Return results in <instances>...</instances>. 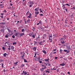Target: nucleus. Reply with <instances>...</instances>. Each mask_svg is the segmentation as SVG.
Segmentation results:
<instances>
[{
  "mask_svg": "<svg viewBox=\"0 0 75 75\" xmlns=\"http://www.w3.org/2000/svg\"><path fill=\"white\" fill-rule=\"evenodd\" d=\"M49 38H50V37L52 38V34H51L50 35H49Z\"/></svg>",
  "mask_w": 75,
  "mask_h": 75,
  "instance_id": "58836bf2",
  "label": "nucleus"
},
{
  "mask_svg": "<svg viewBox=\"0 0 75 75\" xmlns=\"http://www.w3.org/2000/svg\"><path fill=\"white\" fill-rule=\"evenodd\" d=\"M38 43L39 45H42V43H43V42H39Z\"/></svg>",
  "mask_w": 75,
  "mask_h": 75,
  "instance_id": "f3484780",
  "label": "nucleus"
},
{
  "mask_svg": "<svg viewBox=\"0 0 75 75\" xmlns=\"http://www.w3.org/2000/svg\"><path fill=\"white\" fill-rule=\"evenodd\" d=\"M33 50L34 51H36V50H37V47H34L33 48Z\"/></svg>",
  "mask_w": 75,
  "mask_h": 75,
  "instance_id": "2eb2a0df",
  "label": "nucleus"
},
{
  "mask_svg": "<svg viewBox=\"0 0 75 75\" xmlns=\"http://www.w3.org/2000/svg\"><path fill=\"white\" fill-rule=\"evenodd\" d=\"M30 19H28L27 20V23H30Z\"/></svg>",
  "mask_w": 75,
  "mask_h": 75,
  "instance_id": "72a5a7b5",
  "label": "nucleus"
},
{
  "mask_svg": "<svg viewBox=\"0 0 75 75\" xmlns=\"http://www.w3.org/2000/svg\"><path fill=\"white\" fill-rule=\"evenodd\" d=\"M30 13V11H28L27 12V13H26V15H27V16H28V13Z\"/></svg>",
  "mask_w": 75,
  "mask_h": 75,
  "instance_id": "79ce46f5",
  "label": "nucleus"
},
{
  "mask_svg": "<svg viewBox=\"0 0 75 75\" xmlns=\"http://www.w3.org/2000/svg\"><path fill=\"white\" fill-rule=\"evenodd\" d=\"M14 46H11V50H14Z\"/></svg>",
  "mask_w": 75,
  "mask_h": 75,
  "instance_id": "412c9836",
  "label": "nucleus"
},
{
  "mask_svg": "<svg viewBox=\"0 0 75 75\" xmlns=\"http://www.w3.org/2000/svg\"><path fill=\"white\" fill-rule=\"evenodd\" d=\"M45 71H46V73H47V72H48V73H50V71H48V70L47 71L45 70Z\"/></svg>",
  "mask_w": 75,
  "mask_h": 75,
  "instance_id": "2f4dec72",
  "label": "nucleus"
},
{
  "mask_svg": "<svg viewBox=\"0 0 75 75\" xmlns=\"http://www.w3.org/2000/svg\"><path fill=\"white\" fill-rule=\"evenodd\" d=\"M39 15H40V16H43L44 15L42 14H39Z\"/></svg>",
  "mask_w": 75,
  "mask_h": 75,
  "instance_id": "a19ab883",
  "label": "nucleus"
},
{
  "mask_svg": "<svg viewBox=\"0 0 75 75\" xmlns=\"http://www.w3.org/2000/svg\"><path fill=\"white\" fill-rule=\"evenodd\" d=\"M62 5L63 6L62 7H63V9H64V8H66V7H65V4H62Z\"/></svg>",
  "mask_w": 75,
  "mask_h": 75,
  "instance_id": "ddd939ff",
  "label": "nucleus"
},
{
  "mask_svg": "<svg viewBox=\"0 0 75 75\" xmlns=\"http://www.w3.org/2000/svg\"><path fill=\"white\" fill-rule=\"evenodd\" d=\"M42 67L43 68L42 69L43 70V69H45V68H47V67H46V66H45L44 65H42Z\"/></svg>",
  "mask_w": 75,
  "mask_h": 75,
  "instance_id": "1a4fd4ad",
  "label": "nucleus"
},
{
  "mask_svg": "<svg viewBox=\"0 0 75 75\" xmlns=\"http://www.w3.org/2000/svg\"><path fill=\"white\" fill-rule=\"evenodd\" d=\"M5 37L6 38H8V35H5Z\"/></svg>",
  "mask_w": 75,
  "mask_h": 75,
  "instance_id": "c756f323",
  "label": "nucleus"
},
{
  "mask_svg": "<svg viewBox=\"0 0 75 75\" xmlns=\"http://www.w3.org/2000/svg\"><path fill=\"white\" fill-rule=\"evenodd\" d=\"M65 5H66V6H68L69 7L70 6V5H69V4H65Z\"/></svg>",
  "mask_w": 75,
  "mask_h": 75,
  "instance_id": "e433bc0d",
  "label": "nucleus"
},
{
  "mask_svg": "<svg viewBox=\"0 0 75 75\" xmlns=\"http://www.w3.org/2000/svg\"><path fill=\"white\" fill-rule=\"evenodd\" d=\"M56 50H57L56 49H54L53 51H56Z\"/></svg>",
  "mask_w": 75,
  "mask_h": 75,
  "instance_id": "e2e57ef3",
  "label": "nucleus"
},
{
  "mask_svg": "<svg viewBox=\"0 0 75 75\" xmlns=\"http://www.w3.org/2000/svg\"><path fill=\"white\" fill-rule=\"evenodd\" d=\"M38 8H39V7H38L37 8H36L35 9V11H39Z\"/></svg>",
  "mask_w": 75,
  "mask_h": 75,
  "instance_id": "f8f14e48",
  "label": "nucleus"
},
{
  "mask_svg": "<svg viewBox=\"0 0 75 75\" xmlns=\"http://www.w3.org/2000/svg\"><path fill=\"white\" fill-rule=\"evenodd\" d=\"M4 12H6V13L7 12V11H6V10H4Z\"/></svg>",
  "mask_w": 75,
  "mask_h": 75,
  "instance_id": "680f3d73",
  "label": "nucleus"
},
{
  "mask_svg": "<svg viewBox=\"0 0 75 75\" xmlns=\"http://www.w3.org/2000/svg\"><path fill=\"white\" fill-rule=\"evenodd\" d=\"M31 37H33V38H35V35H32Z\"/></svg>",
  "mask_w": 75,
  "mask_h": 75,
  "instance_id": "5701e85b",
  "label": "nucleus"
},
{
  "mask_svg": "<svg viewBox=\"0 0 75 75\" xmlns=\"http://www.w3.org/2000/svg\"><path fill=\"white\" fill-rule=\"evenodd\" d=\"M7 44L8 45H10V42H7Z\"/></svg>",
  "mask_w": 75,
  "mask_h": 75,
  "instance_id": "c03bdc74",
  "label": "nucleus"
},
{
  "mask_svg": "<svg viewBox=\"0 0 75 75\" xmlns=\"http://www.w3.org/2000/svg\"><path fill=\"white\" fill-rule=\"evenodd\" d=\"M0 24H2V25H4L6 24V23H4V22H1L0 23Z\"/></svg>",
  "mask_w": 75,
  "mask_h": 75,
  "instance_id": "6ab92c4d",
  "label": "nucleus"
},
{
  "mask_svg": "<svg viewBox=\"0 0 75 75\" xmlns=\"http://www.w3.org/2000/svg\"><path fill=\"white\" fill-rule=\"evenodd\" d=\"M12 37L13 38H15V36H14V35H13L12 36Z\"/></svg>",
  "mask_w": 75,
  "mask_h": 75,
  "instance_id": "09e8293b",
  "label": "nucleus"
},
{
  "mask_svg": "<svg viewBox=\"0 0 75 75\" xmlns=\"http://www.w3.org/2000/svg\"><path fill=\"white\" fill-rule=\"evenodd\" d=\"M15 44H16H16H17V43H16V42H13V45H15Z\"/></svg>",
  "mask_w": 75,
  "mask_h": 75,
  "instance_id": "473e14b6",
  "label": "nucleus"
},
{
  "mask_svg": "<svg viewBox=\"0 0 75 75\" xmlns=\"http://www.w3.org/2000/svg\"><path fill=\"white\" fill-rule=\"evenodd\" d=\"M6 55H7V53H5L4 54V57H6Z\"/></svg>",
  "mask_w": 75,
  "mask_h": 75,
  "instance_id": "bb28decb",
  "label": "nucleus"
},
{
  "mask_svg": "<svg viewBox=\"0 0 75 75\" xmlns=\"http://www.w3.org/2000/svg\"><path fill=\"white\" fill-rule=\"evenodd\" d=\"M18 63V62H16L15 63H14V64H15V66L17 65V63Z\"/></svg>",
  "mask_w": 75,
  "mask_h": 75,
  "instance_id": "b1692460",
  "label": "nucleus"
},
{
  "mask_svg": "<svg viewBox=\"0 0 75 75\" xmlns=\"http://www.w3.org/2000/svg\"><path fill=\"white\" fill-rule=\"evenodd\" d=\"M60 42H61L62 44H64V43L65 42V41H60Z\"/></svg>",
  "mask_w": 75,
  "mask_h": 75,
  "instance_id": "a211bd4d",
  "label": "nucleus"
},
{
  "mask_svg": "<svg viewBox=\"0 0 75 75\" xmlns=\"http://www.w3.org/2000/svg\"><path fill=\"white\" fill-rule=\"evenodd\" d=\"M1 31L2 32V33H4V29H1Z\"/></svg>",
  "mask_w": 75,
  "mask_h": 75,
  "instance_id": "dca6fc26",
  "label": "nucleus"
},
{
  "mask_svg": "<svg viewBox=\"0 0 75 75\" xmlns=\"http://www.w3.org/2000/svg\"><path fill=\"white\" fill-rule=\"evenodd\" d=\"M68 21L67 20H65V23L66 24H67V23H68Z\"/></svg>",
  "mask_w": 75,
  "mask_h": 75,
  "instance_id": "4be33fe9",
  "label": "nucleus"
},
{
  "mask_svg": "<svg viewBox=\"0 0 75 75\" xmlns=\"http://www.w3.org/2000/svg\"><path fill=\"white\" fill-rule=\"evenodd\" d=\"M4 14V13H1V15H2V16H3V15Z\"/></svg>",
  "mask_w": 75,
  "mask_h": 75,
  "instance_id": "4d7b16f0",
  "label": "nucleus"
},
{
  "mask_svg": "<svg viewBox=\"0 0 75 75\" xmlns=\"http://www.w3.org/2000/svg\"><path fill=\"white\" fill-rule=\"evenodd\" d=\"M0 62H3L4 61V60L1 59H0Z\"/></svg>",
  "mask_w": 75,
  "mask_h": 75,
  "instance_id": "ea45409f",
  "label": "nucleus"
},
{
  "mask_svg": "<svg viewBox=\"0 0 75 75\" xmlns=\"http://www.w3.org/2000/svg\"><path fill=\"white\" fill-rule=\"evenodd\" d=\"M49 41L50 42H52V38H49Z\"/></svg>",
  "mask_w": 75,
  "mask_h": 75,
  "instance_id": "a878e982",
  "label": "nucleus"
},
{
  "mask_svg": "<svg viewBox=\"0 0 75 75\" xmlns=\"http://www.w3.org/2000/svg\"><path fill=\"white\" fill-rule=\"evenodd\" d=\"M42 21H40L39 22V23H38L37 24V25H39V24H42Z\"/></svg>",
  "mask_w": 75,
  "mask_h": 75,
  "instance_id": "0eeeda50",
  "label": "nucleus"
},
{
  "mask_svg": "<svg viewBox=\"0 0 75 75\" xmlns=\"http://www.w3.org/2000/svg\"><path fill=\"white\" fill-rule=\"evenodd\" d=\"M21 55V57L22 59H24V54H25V53L23 52H21L20 53Z\"/></svg>",
  "mask_w": 75,
  "mask_h": 75,
  "instance_id": "f257e3e1",
  "label": "nucleus"
},
{
  "mask_svg": "<svg viewBox=\"0 0 75 75\" xmlns=\"http://www.w3.org/2000/svg\"><path fill=\"white\" fill-rule=\"evenodd\" d=\"M2 64V68H3L4 66H3V63L1 64Z\"/></svg>",
  "mask_w": 75,
  "mask_h": 75,
  "instance_id": "bf43d9fd",
  "label": "nucleus"
},
{
  "mask_svg": "<svg viewBox=\"0 0 75 75\" xmlns=\"http://www.w3.org/2000/svg\"><path fill=\"white\" fill-rule=\"evenodd\" d=\"M35 14H36L38 15V14H39V12H36V11L35 12Z\"/></svg>",
  "mask_w": 75,
  "mask_h": 75,
  "instance_id": "c85d7f7f",
  "label": "nucleus"
},
{
  "mask_svg": "<svg viewBox=\"0 0 75 75\" xmlns=\"http://www.w3.org/2000/svg\"><path fill=\"white\" fill-rule=\"evenodd\" d=\"M24 59V62H27V60L25 59Z\"/></svg>",
  "mask_w": 75,
  "mask_h": 75,
  "instance_id": "7c9ffc66",
  "label": "nucleus"
},
{
  "mask_svg": "<svg viewBox=\"0 0 75 75\" xmlns=\"http://www.w3.org/2000/svg\"><path fill=\"white\" fill-rule=\"evenodd\" d=\"M36 41H40V35H39L38 37H36Z\"/></svg>",
  "mask_w": 75,
  "mask_h": 75,
  "instance_id": "423d86ee",
  "label": "nucleus"
},
{
  "mask_svg": "<svg viewBox=\"0 0 75 75\" xmlns=\"http://www.w3.org/2000/svg\"><path fill=\"white\" fill-rule=\"evenodd\" d=\"M65 10L67 12H68L67 9V8H66Z\"/></svg>",
  "mask_w": 75,
  "mask_h": 75,
  "instance_id": "338daca9",
  "label": "nucleus"
},
{
  "mask_svg": "<svg viewBox=\"0 0 75 75\" xmlns=\"http://www.w3.org/2000/svg\"><path fill=\"white\" fill-rule=\"evenodd\" d=\"M40 57H36L35 58V61H39V60H40Z\"/></svg>",
  "mask_w": 75,
  "mask_h": 75,
  "instance_id": "20e7f679",
  "label": "nucleus"
},
{
  "mask_svg": "<svg viewBox=\"0 0 75 75\" xmlns=\"http://www.w3.org/2000/svg\"><path fill=\"white\" fill-rule=\"evenodd\" d=\"M62 50H60V53H62Z\"/></svg>",
  "mask_w": 75,
  "mask_h": 75,
  "instance_id": "49530a36",
  "label": "nucleus"
},
{
  "mask_svg": "<svg viewBox=\"0 0 75 75\" xmlns=\"http://www.w3.org/2000/svg\"><path fill=\"white\" fill-rule=\"evenodd\" d=\"M23 74H24L23 75H27V71H23V73H21V74L23 75Z\"/></svg>",
  "mask_w": 75,
  "mask_h": 75,
  "instance_id": "f03ea898",
  "label": "nucleus"
},
{
  "mask_svg": "<svg viewBox=\"0 0 75 75\" xmlns=\"http://www.w3.org/2000/svg\"><path fill=\"white\" fill-rule=\"evenodd\" d=\"M40 70L41 72H43V70L42 69H40Z\"/></svg>",
  "mask_w": 75,
  "mask_h": 75,
  "instance_id": "8fccbe9b",
  "label": "nucleus"
},
{
  "mask_svg": "<svg viewBox=\"0 0 75 75\" xmlns=\"http://www.w3.org/2000/svg\"><path fill=\"white\" fill-rule=\"evenodd\" d=\"M43 37H46V35L45 34H44L43 35Z\"/></svg>",
  "mask_w": 75,
  "mask_h": 75,
  "instance_id": "de8ad7c7",
  "label": "nucleus"
},
{
  "mask_svg": "<svg viewBox=\"0 0 75 75\" xmlns=\"http://www.w3.org/2000/svg\"><path fill=\"white\" fill-rule=\"evenodd\" d=\"M29 16H27L28 18H31V13H29Z\"/></svg>",
  "mask_w": 75,
  "mask_h": 75,
  "instance_id": "4468645a",
  "label": "nucleus"
},
{
  "mask_svg": "<svg viewBox=\"0 0 75 75\" xmlns=\"http://www.w3.org/2000/svg\"><path fill=\"white\" fill-rule=\"evenodd\" d=\"M71 9H75V7H74L73 8H71Z\"/></svg>",
  "mask_w": 75,
  "mask_h": 75,
  "instance_id": "13d9d810",
  "label": "nucleus"
},
{
  "mask_svg": "<svg viewBox=\"0 0 75 75\" xmlns=\"http://www.w3.org/2000/svg\"><path fill=\"white\" fill-rule=\"evenodd\" d=\"M56 53H57V52H53L54 54H56Z\"/></svg>",
  "mask_w": 75,
  "mask_h": 75,
  "instance_id": "052dcab7",
  "label": "nucleus"
},
{
  "mask_svg": "<svg viewBox=\"0 0 75 75\" xmlns=\"http://www.w3.org/2000/svg\"><path fill=\"white\" fill-rule=\"evenodd\" d=\"M64 38H61L60 41H64V38L65 39H66V37H65V35H64Z\"/></svg>",
  "mask_w": 75,
  "mask_h": 75,
  "instance_id": "7ed1b4c3",
  "label": "nucleus"
},
{
  "mask_svg": "<svg viewBox=\"0 0 75 75\" xmlns=\"http://www.w3.org/2000/svg\"><path fill=\"white\" fill-rule=\"evenodd\" d=\"M58 58V57H55V59H57Z\"/></svg>",
  "mask_w": 75,
  "mask_h": 75,
  "instance_id": "774afa93",
  "label": "nucleus"
},
{
  "mask_svg": "<svg viewBox=\"0 0 75 75\" xmlns=\"http://www.w3.org/2000/svg\"><path fill=\"white\" fill-rule=\"evenodd\" d=\"M25 31H27V32H28V31H27V30H27V28H25Z\"/></svg>",
  "mask_w": 75,
  "mask_h": 75,
  "instance_id": "4c0bfd02",
  "label": "nucleus"
},
{
  "mask_svg": "<svg viewBox=\"0 0 75 75\" xmlns=\"http://www.w3.org/2000/svg\"><path fill=\"white\" fill-rule=\"evenodd\" d=\"M49 55H50V57H52V54L51 53Z\"/></svg>",
  "mask_w": 75,
  "mask_h": 75,
  "instance_id": "603ef678",
  "label": "nucleus"
},
{
  "mask_svg": "<svg viewBox=\"0 0 75 75\" xmlns=\"http://www.w3.org/2000/svg\"><path fill=\"white\" fill-rule=\"evenodd\" d=\"M67 74H70V72H68L67 73Z\"/></svg>",
  "mask_w": 75,
  "mask_h": 75,
  "instance_id": "69168bd1",
  "label": "nucleus"
},
{
  "mask_svg": "<svg viewBox=\"0 0 75 75\" xmlns=\"http://www.w3.org/2000/svg\"><path fill=\"white\" fill-rule=\"evenodd\" d=\"M19 34H20L19 33H16V34L15 35V36H17V35H19Z\"/></svg>",
  "mask_w": 75,
  "mask_h": 75,
  "instance_id": "cd10ccee",
  "label": "nucleus"
},
{
  "mask_svg": "<svg viewBox=\"0 0 75 75\" xmlns=\"http://www.w3.org/2000/svg\"><path fill=\"white\" fill-rule=\"evenodd\" d=\"M53 69V70H56V69L53 68L52 69Z\"/></svg>",
  "mask_w": 75,
  "mask_h": 75,
  "instance_id": "6e6d98bb",
  "label": "nucleus"
},
{
  "mask_svg": "<svg viewBox=\"0 0 75 75\" xmlns=\"http://www.w3.org/2000/svg\"><path fill=\"white\" fill-rule=\"evenodd\" d=\"M43 52L45 54H47V52H46V51H45V50H44L43 51Z\"/></svg>",
  "mask_w": 75,
  "mask_h": 75,
  "instance_id": "393cba45",
  "label": "nucleus"
},
{
  "mask_svg": "<svg viewBox=\"0 0 75 75\" xmlns=\"http://www.w3.org/2000/svg\"><path fill=\"white\" fill-rule=\"evenodd\" d=\"M21 31L22 32H24V31H25L24 30V29H22Z\"/></svg>",
  "mask_w": 75,
  "mask_h": 75,
  "instance_id": "37998d69",
  "label": "nucleus"
},
{
  "mask_svg": "<svg viewBox=\"0 0 75 75\" xmlns=\"http://www.w3.org/2000/svg\"><path fill=\"white\" fill-rule=\"evenodd\" d=\"M2 49L3 50H4V51H5V47H2Z\"/></svg>",
  "mask_w": 75,
  "mask_h": 75,
  "instance_id": "c9c22d12",
  "label": "nucleus"
},
{
  "mask_svg": "<svg viewBox=\"0 0 75 75\" xmlns=\"http://www.w3.org/2000/svg\"><path fill=\"white\" fill-rule=\"evenodd\" d=\"M3 72H6V70H5V69H4L3 70Z\"/></svg>",
  "mask_w": 75,
  "mask_h": 75,
  "instance_id": "5fc2aeb1",
  "label": "nucleus"
},
{
  "mask_svg": "<svg viewBox=\"0 0 75 75\" xmlns=\"http://www.w3.org/2000/svg\"><path fill=\"white\" fill-rule=\"evenodd\" d=\"M24 67V65L23 64H21V67Z\"/></svg>",
  "mask_w": 75,
  "mask_h": 75,
  "instance_id": "f704fd0d",
  "label": "nucleus"
},
{
  "mask_svg": "<svg viewBox=\"0 0 75 75\" xmlns=\"http://www.w3.org/2000/svg\"><path fill=\"white\" fill-rule=\"evenodd\" d=\"M34 42L35 43V44H37V42L34 41Z\"/></svg>",
  "mask_w": 75,
  "mask_h": 75,
  "instance_id": "864d4df0",
  "label": "nucleus"
},
{
  "mask_svg": "<svg viewBox=\"0 0 75 75\" xmlns=\"http://www.w3.org/2000/svg\"><path fill=\"white\" fill-rule=\"evenodd\" d=\"M66 64H65L64 63H62V64H60V65H61L62 66H64V65H65Z\"/></svg>",
  "mask_w": 75,
  "mask_h": 75,
  "instance_id": "9b49d317",
  "label": "nucleus"
},
{
  "mask_svg": "<svg viewBox=\"0 0 75 75\" xmlns=\"http://www.w3.org/2000/svg\"><path fill=\"white\" fill-rule=\"evenodd\" d=\"M70 59H72V58L71 57H70L69 58Z\"/></svg>",
  "mask_w": 75,
  "mask_h": 75,
  "instance_id": "0e129e2a",
  "label": "nucleus"
},
{
  "mask_svg": "<svg viewBox=\"0 0 75 75\" xmlns=\"http://www.w3.org/2000/svg\"><path fill=\"white\" fill-rule=\"evenodd\" d=\"M39 62H40V64H41V63H42V61H40V60H39Z\"/></svg>",
  "mask_w": 75,
  "mask_h": 75,
  "instance_id": "a18cd8bd",
  "label": "nucleus"
},
{
  "mask_svg": "<svg viewBox=\"0 0 75 75\" xmlns=\"http://www.w3.org/2000/svg\"><path fill=\"white\" fill-rule=\"evenodd\" d=\"M32 6H33V4L30 5L29 6V7H31Z\"/></svg>",
  "mask_w": 75,
  "mask_h": 75,
  "instance_id": "3c124183",
  "label": "nucleus"
},
{
  "mask_svg": "<svg viewBox=\"0 0 75 75\" xmlns=\"http://www.w3.org/2000/svg\"><path fill=\"white\" fill-rule=\"evenodd\" d=\"M64 52H66L67 54L68 53H69V50H67L65 49L64 50Z\"/></svg>",
  "mask_w": 75,
  "mask_h": 75,
  "instance_id": "39448f33",
  "label": "nucleus"
},
{
  "mask_svg": "<svg viewBox=\"0 0 75 75\" xmlns=\"http://www.w3.org/2000/svg\"><path fill=\"white\" fill-rule=\"evenodd\" d=\"M48 60H49V58H48V59H45V61L46 62H49V61Z\"/></svg>",
  "mask_w": 75,
  "mask_h": 75,
  "instance_id": "aec40b11",
  "label": "nucleus"
},
{
  "mask_svg": "<svg viewBox=\"0 0 75 75\" xmlns=\"http://www.w3.org/2000/svg\"><path fill=\"white\" fill-rule=\"evenodd\" d=\"M66 48L67 50H69L71 49V47H69L67 45V46H66Z\"/></svg>",
  "mask_w": 75,
  "mask_h": 75,
  "instance_id": "6e6552de",
  "label": "nucleus"
},
{
  "mask_svg": "<svg viewBox=\"0 0 75 75\" xmlns=\"http://www.w3.org/2000/svg\"><path fill=\"white\" fill-rule=\"evenodd\" d=\"M19 35H20L18 36V37H21V36H23V35H24V33H22L21 34H19Z\"/></svg>",
  "mask_w": 75,
  "mask_h": 75,
  "instance_id": "9d476101",
  "label": "nucleus"
}]
</instances>
